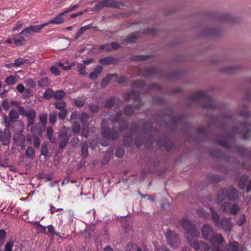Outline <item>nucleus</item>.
<instances>
[{
	"mask_svg": "<svg viewBox=\"0 0 251 251\" xmlns=\"http://www.w3.org/2000/svg\"><path fill=\"white\" fill-rule=\"evenodd\" d=\"M226 251H244V247L236 241L229 242L226 247Z\"/></svg>",
	"mask_w": 251,
	"mask_h": 251,
	"instance_id": "8",
	"label": "nucleus"
},
{
	"mask_svg": "<svg viewBox=\"0 0 251 251\" xmlns=\"http://www.w3.org/2000/svg\"><path fill=\"white\" fill-rule=\"evenodd\" d=\"M78 7V6L77 5H76L72 6L69 7L65 11H64V12H65L66 14L67 13L70 12H71L72 11L75 10L76 8H77Z\"/></svg>",
	"mask_w": 251,
	"mask_h": 251,
	"instance_id": "57",
	"label": "nucleus"
},
{
	"mask_svg": "<svg viewBox=\"0 0 251 251\" xmlns=\"http://www.w3.org/2000/svg\"><path fill=\"white\" fill-rule=\"evenodd\" d=\"M30 131L34 137L40 135L42 132V128L38 126H32L30 128Z\"/></svg>",
	"mask_w": 251,
	"mask_h": 251,
	"instance_id": "19",
	"label": "nucleus"
},
{
	"mask_svg": "<svg viewBox=\"0 0 251 251\" xmlns=\"http://www.w3.org/2000/svg\"><path fill=\"white\" fill-rule=\"evenodd\" d=\"M32 32L31 31L30 27H27L21 31V33H23L25 37H27L30 36Z\"/></svg>",
	"mask_w": 251,
	"mask_h": 251,
	"instance_id": "41",
	"label": "nucleus"
},
{
	"mask_svg": "<svg viewBox=\"0 0 251 251\" xmlns=\"http://www.w3.org/2000/svg\"><path fill=\"white\" fill-rule=\"evenodd\" d=\"M14 140L18 146L23 148L25 147V136L22 132L15 133L14 136Z\"/></svg>",
	"mask_w": 251,
	"mask_h": 251,
	"instance_id": "11",
	"label": "nucleus"
},
{
	"mask_svg": "<svg viewBox=\"0 0 251 251\" xmlns=\"http://www.w3.org/2000/svg\"><path fill=\"white\" fill-rule=\"evenodd\" d=\"M81 153L84 157H86L88 155V148L87 144H83L81 148Z\"/></svg>",
	"mask_w": 251,
	"mask_h": 251,
	"instance_id": "39",
	"label": "nucleus"
},
{
	"mask_svg": "<svg viewBox=\"0 0 251 251\" xmlns=\"http://www.w3.org/2000/svg\"><path fill=\"white\" fill-rule=\"evenodd\" d=\"M50 84V80L47 77H44L42 78L38 82V86L42 88H45L48 86Z\"/></svg>",
	"mask_w": 251,
	"mask_h": 251,
	"instance_id": "22",
	"label": "nucleus"
},
{
	"mask_svg": "<svg viewBox=\"0 0 251 251\" xmlns=\"http://www.w3.org/2000/svg\"><path fill=\"white\" fill-rule=\"evenodd\" d=\"M25 83L26 85L31 88H34L36 86L35 82L32 79H27L25 80Z\"/></svg>",
	"mask_w": 251,
	"mask_h": 251,
	"instance_id": "40",
	"label": "nucleus"
},
{
	"mask_svg": "<svg viewBox=\"0 0 251 251\" xmlns=\"http://www.w3.org/2000/svg\"><path fill=\"white\" fill-rule=\"evenodd\" d=\"M201 231L203 238L209 240L213 235L212 227L209 225H205L203 226Z\"/></svg>",
	"mask_w": 251,
	"mask_h": 251,
	"instance_id": "12",
	"label": "nucleus"
},
{
	"mask_svg": "<svg viewBox=\"0 0 251 251\" xmlns=\"http://www.w3.org/2000/svg\"><path fill=\"white\" fill-rule=\"evenodd\" d=\"M24 123L21 121H18L14 126L13 130L15 133L23 132L24 129Z\"/></svg>",
	"mask_w": 251,
	"mask_h": 251,
	"instance_id": "16",
	"label": "nucleus"
},
{
	"mask_svg": "<svg viewBox=\"0 0 251 251\" xmlns=\"http://www.w3.org/2000/svg\"><path fill=\"white\" fill-rule=\"evenodd\" d=\"M25 36L21 32L17 35H15L13 40L15 45L17 46H21L25 41Z\"/></svg>",
	"mask_w": 251,
	"mask_h": 251,
	"instance_id": "15",
	"label": "nucleus"
},
{
	"mask_svg": "<svg viewBox=\"0 0 251 251\" xmlns=\"http://www.w3.org/2000/svg\"><path fill=\"white\" fill-rule=\"evenodd\" d=\"M221 209L222 210L226 212L229 210L231 214H235L239 210V207L238 205L236 204H233L231 205L228 203H226L222 205Z\"/></svg>",
	"mask_w": 251,
	"mask_h": 251,
	"instance_id": "10",
	"label": "nucleus"
},
{
	"mask_svg": "<svg viewBox=\"0 0 251 251\" xmlns=\"http://www.w3.org/2000/svg\"><path fill=\"white\" fill-rule=\"evenodd\" d=\"M48 149L47 146L43 145L41 148V153L42 155L46 156L48 154Z\"/></svg>",
	"mask_w": 251,
	"mask_h": 251,
	"instance_id": "53",
	"label": "nucleus"
},
{
	"mask_svg": "<svg viewBox=\"0 0 251 251\" xmlns=\"http://www.w3.org/2000/svg\"><path fill=\"white\" fill-rule=\"evenodd\" d=\"M40 142L39 139L37 137H35L34 140V145L36 148H39L40 146Z\"/></svg>",
	"mask_w": 251,
	"mask_h": 251,
	"instance_id": "59",
	"label": "nucleus"
},
{
	"mask_svg": "<svg viewBox=\"0 0 251 251\" xmlns=\"http://www.w3.org/2000/svg\"><path fill=\"white\" fill-rule=\"evenodd\" d=\"M104 122L102 123V138L100 140V144L104 146H108L110 143V139L112 140L116 139L117 137V133L115 130H110L109 128H104Z\"/></svg>",
	"mask_w": 251,
	"mask_h": 251,
	"instance_id": "2",
	"label": "nucleus"
},
{
	"mask_svg": "<svg viewBox=\"0 0 251 251\" xmlns=\"http://www.w3.org/2000/svg\"><path fill=\"white\" fill-rule=\"evenodd\" d=\"M28 60L25 58H20L15 60V62L12 64V65L15 67H18L22 65L27 64Z\"/></svg>",
	"mask_w": 251,
	"mask_h": 251,
	"instance_id": "20",
	"label": "nucleus"
},
{
	"mask_svg": "<svg viewBox=\"0 0 251 251\" xmlns=\"http://www.w3.org/2000/svg\"><path fill=\"white\" fill-rule=\"evenodd\" d=\"M222 228L226 231H230L233 225L229 219H224L222 220L220 224Z\"/></svg>",
	"mask_w": 251,
	"mask_h": 251,
	"instance_id": "14",
	"label": "nucleus"
},
{
	"mask_svg": "<svg viewBox=\"0 0 251 251\" xmlns=\"http://www.w3.org/2000/svg\"><path fill=\"white\" fill-rule=\"evenodd\" d=\"M237 190L234 188H231L229 190H222L217 197L218 203L221 202L225 198L229 200L235 199L237 197Z\"/></svg>",
	"mask_w": 251,
	"mask_h": 251,
	"instance_id": "5",
	"label": "nucleus"
},
{
	"mask_svg": "<svg viewBox=\"0 0 251 251\" xmlns=\"http://www.w3.org/2000/svg\"><path fill=\"white\" fill-rule=\"evenodd\" d=\"M112 75H108L106 77L104 78L101 82V86L103 88L105 87L110 81Z\"/></svg>",
	"mask_w": 251,
	"mask_h": 251,
	"instance_id": "33",
	"label": "nucleus"
},
{
	"mask_svg": "<svg viewBox=\"0 0 251 251\" xmlns=\"http://www.w3.org/2000/svg\"><path fill=\"white\" fill-rule=\"evenodd\" d=\"M116 155L118 157H122L124 155V151L122 149H119L116 151Z\"/></svg>",
	"mask_w": 251,
	"mask_h": 251,
	"instance_id": "58",
	"label": "nucleus"
},
{
	"mask_svg": "<svg viewBox=\"0 0 251 251\" xmlns=\"http://www.w3.org/2000/svg\"><path fill=\"white\" fill-rule=\"evenodd\" d=\"M10 137V136L8 131L6 133L0 130V141L2 142L3 145H6L8 143Z\"/></svg>",
	"mask_w": 251,
	"mask_h": 251,
	"instance_id": "17",
	"label": "nucleus"
},
{
	"mask_svg": "<svg viewBox=\"0 0 251 251\" xmlns=\"http://www.w3.org/2000/svg\"><path fill=\"white\" fill-rule=\"evenodd\" d=\"M67 111L66 109L60 110V111L58 113V116L59 118L62 120H64L65 119V117L67 116Z\"/></svg>",
	"mask_w": 251,
	"mask_h": 251,
	"instance_id": "44",
	"label": "nucleus"
},
{
	"mask_svg": "<svg viewBox=\"0 0 251 251\" xmlns=\"http://www.w3.org/2000/svg\"><path fill=\"white\" fill-rule=\"evenodd\" d=\"M57 116L55 114H51L50 115V122L51 123H55L56 121Z\"/></svg>",
	"mask_w": 251,
	"mask_h": 251,
	"instance_id": "54",
	"label": "nucleus"
},
{
	"mask_svg": "<svg viewBox=\"0 0 251 251\" xmlns=\"http://www.w3.org/2000/svg\"><path fill=\"white\" fill-rule=\"evenodd\" d=\"M125 112L126 115H130L133 113L134 110L131 106H127L125 107Z\"/></svg>",
	"mask_w": 251,
	"mask_h": 251,
	"instance_id": "46",
	"label": "nucleus"
},
{
	"mask_svg": "<svg viewBox=\"0 0 251 251\" xmlns=\"http://www.w3.org/2000/svg\"><path fill=\"white\" fill-rule=\"evenodd\" d=\"M72 129L75 134H78L80 130V125L76 121H73Z\"/></svg>",
	"mask_w": 251,
	"mask_h": 251,
	"instance_id": "23",
	"label": "nucleus"
},
{
	"mask_svg": "<svg viewBox=\"0 0 251 251\" xmlns=\"http://www.w3.org/2000/svg\"><path fill=\"white\" fill-rule=\"evenodd\" d=\"M92 25H85L84 26L81 27L79 30V31L80 32V34H83L85 31H86L87 30L90 29L92 28Z\"/></svg>",
	"mask_w": 251,
	"mask_h": 251,
	"instance_id": "47",
	"label": "nucleus"
},
{
	"mask_svg": "<svg viewBox=\"0 0 251 251\" xmlns=\"http://www.w3.org/2000/svg\"><path fill=\"white\" fill-rule=\"evenodd\" d=\"M66 14L65 12H63L61 14H59L58 16H57L56 17L53 18V19L50 20L46 24H48V25L49 24H60L63 23L64 21V16Z\"/></svg>",
	"mask_w": 251,
	"mask_h": 251,
	"instance_id": "13",
	"label": "nucleus"
},
{
	"mask_svg": "<svg viewBox=\"0 0 251 251\" xmlns=\"http://www.w3.org/2000/svg\"><path fill=\"white\" fill-rule=\"evenodd\" d=\"M212 216L214 222L216 226H219V216L214 211H212Z\"/></svg>",
	"mask_w": 251,
	"mask_h": 251,
	"instance_id": "37",
	"label": "nucleus"
},
{
	"mask_svg": "<svg viewBox=\"0 0 251 251\" xmlns=\"http://www.w3.org/2000/svg\"><path fill=\"white\" fill-rule=\"evenodd\" d=\"M166 237L168 244L173 248H176L179 245V241L175 233L170 230L166 233Z\"/></svg>",
	"mask_w": 251,
	"mask_h": 251,
	"instance_id": "6",
	"label": "nucleus"
},
{
	"mask_svg": "<svg viewBox=\"0 0 251 251\" xmlns=\"http://www.w3.org/2000/svg\"><path fill=\"white\" fill-rule=\"evenodd\" d=\"M114 104V100L113 99H109L107 100L105 104V106L107 107H110L112 106Z\"/></svg>",
	"mask_w": 251,
	"mask_h": 251,
	"instance_id": "56",
	"label": "nucleus"
},
{
	"mask_svg": "<svg viewBox=\"0 0 251 251\" xmlns=\"http://www.w3.org/2000/svg\"><path fill=\"white\" fill-rule=\"evenodd\" d=\"M65 95V93L62 90H58L55 92L53 95L54 97L56 99H61Z\"/></svg>",
	"mask_w": 251,
	"mask_h": 251,
	"instance_id": "30",
	"label": "nucleus"
},
{
	"mask_svg": "<svg viewBox=\"0 0 251 251\" xmlns=\"http://www.w3.org/2000/svg\"><path fill=\"white\" fill-rule=\"evenodd\" d=\"M13 246V243L11 241L7 242L4 246V251H11Z\"/></svg>",
	"mask_w": 251,
	"mask_h": 251,
	"instance_id": "42",
	"label": "nucleus"
},
{
	"mask_svg": "<svg viewBox=\"0 0 251 251\" xmlns=\"http://www.w3.org/2000/svg\"><path fill=\"white\" fill-rule=\"evenodd\" d=\"M18 111L21 115L27 118V128L33 125L36 117V112L34 109H31L26 111L24 107L19 106Z\"/></svg>",
	"mask_w": 251,
	"mask_h": 251,
	"instance_id": "4",
	"label": "nucleus"
},
{
	"mask_svg": "<svg viewBox=\"0 0 251 251\" xmlns=\"http://www.w3.org/2000/svg\"><path fill=\"white\" fill-rule=\"evenodd\" d=\"M79 118V114L77 112H74L71 114V119L72 121H75V120L78 119Z\"/></svg>",
	"mask_w": 251,
	"mask_h": 251,
	"instance_id": "51",
	"label": "nucleus"
},
{
	"mask_svg": "<svg viewBox=\"0 0 251 251\" xmlns=\"http://www.w3.org/2000/svg\"><path fill=\"white\" fill-rule=\"evenodd\" d=\"M66 106V103L63 101L58 102L55 104L56 108L60 110L65 109Z\"/></svg>",
	"mask_w": 251,
	"mask_h": 251,
	"instance_id": "35",
	"label": "nucleus"
},
{
	"mask_svg": "<svg viewBox=\"0 0 251 251\" xmlns=\"http://www.w3.org/2000/svg\"><path fill=\"white\" fill-rule=\"evenodd\" d=\"M48 25V24H44L42 25H31L30 26V28L31 29V31L32 32H36V33H39L40 32L41 29H42L44 26Z\"/></svg>",
	"mask_w": 251,
	"mask_h": 251,
	"instance_id": "21",
	"label": "nucleus"
},
{
	"mask_svg": "<svg viewBox=\"0 0 251 251\" xmlns=\"http://www.w3.org/2000/svg\"><path fill=\"white\" fill-rule=\"evenodd\" d=\"M77 69L79 73L82 75H85L86 74V66L83 64L79 63L77 65Z\"/></svg>",
	"mask_w": 251,
	"mask_h": 251,
	"instance_id": "26",
	"label": "nucleus"
},
{
	"mask_svg": "<svg viewBox=\"0 0 251 251\" xmlns=\"http://www.w3.org/2000/svg\"><path fill=\"white\" fill-rule=\"evenodd\" d=\"M6 235L5 231L3 229L0 230V241L3 242Z\"/></svg>",
	"mask_w": 251,
	"mask_h": 251,
	"instance_id": "55",
	"label": "nucleus"
},
{
	"mask_svg": "<svg viewBox=\"0 0 251 251\" xmlns=\"http://www.w3.org/2000/svg\"><path fill=\"white\" fill-rule=\"evenodd\" d=\"M126 81V77L124 76H122L120 77L118 79V83L119 84H122Z\"/></svg>",
	"mask_w": 251,
	"mask_h": 251,
	"instance_id": "62",
	"label": "nucleus"
},
{
	"mask_svg": "<svg viewBox=\"0 0 251 251\" xmlns=\"http://www.w3.org/2000/svg\"><path fill=\"white\" fill-rule=\"evenodd\" d=\"M17 81L16 77L15 75H10L5 79V83L7 85H11L14 84Z\"/></svg>",
	"mask_w": 251,
	"mask_h": 251,
	"instance_id": "24",
	"label": "nucleus"
},
{
	"mask_svg": "<svg viewBox=\"0 0 251 251\" xmlns=\"http://www.w3.org/2000/svg\"><path fill=\"white\" fill-rule=\"evenodd\" d=\"M17 91L20 93H22L25 91V86L22 84H19L17 86Z\"/></svg>",
	"mask_w": 251,
	"mask_h": 251,
	"instance_id": "52",
	"label": "nucleus"
},
{
	"mask_svg": "<svg viewBox=\"0 0 251 251\" xmlns=\"http://www.w3.org/2000/svg\"><path fill=\"white\" fill-rule=\"evenodd\" d=\"M23 25V22L21 20L18 21L15 25L13 26L12 30L13 31H16L20 29L22 27Z\"/></svg>",
	"mask_w": 251,
	"mask_h": 251,
	"instance_id": "43",
	"label": "nucleus"
},
{
	"mask_svg": "<svg viewBox=\"0 0 251 251\" xmlns=\"http://www.w3.org/2000/svg\"><path fill=\"white\" fill-rule=\"evenodd\" d=\"M88 119V115L85 113H83L81 116V121L83 125L87 124L86 123V122Z\"/></svg>",
	"mask_w": 251,
	"mask_h": 251,
	"instance_id": "48",
	"label": "nucleus"
},
{
	"mask_svg": "<svg viewBox=\"0 0 251 251\" xmlns=\"http://www.w3.org/2000/svg\"><path fill=\"white\" fill-rule=\"evenodd\" d=\"M58 65L59 66L63 68V69L65 70H70L71 69L70 66H64L63 64L62 63H58Z\"/></svg>",
	"mask_w": 251,
	"mask_h": 251,
	"instance_id": "63",
	"label": "nucleus"
},
{
	"mask_svg": "<svg viewBox=\"0 0 251 251\" xmlns=\"http://www.w3.org/2000/svg\"><path fill=\"white\" fill-rule=\"evenodd\" d=\"M180 224L187 232V239L192 248L196 251H208L210 246L202 241L196 242V238L200 235L199 232L190 222L186 218H183Z\"/></svg>",
	"mask_w": 251,
	"mask_h": 251,
	"instance_id": "1",
	"label": "nucleus"
},
{
	"mask_svg": "<svg viewBox=\"0 0 251 251\" xmlns=\"http://www.w3.org/2000/svg\"><path fill=\"white\" fill-rule=\"evenodd\" d=\"M88 125L83 124L82 127V130L81 132L82 135L84 137H87L88 135Z\"/></svg>",
	"mask_w": 251,
	"mask_h": 251,
	"instance_id": "34",
	"label": "nucleus"
},
{
	"mask_svg": "<svg viewBox=\"0 0 251 251\" xmlns=\"http://www.w3.org/2000/svg\"><path fill=\"white\" fill-rule=\"evenodd\" d=\"M25 154L28 157L33 158L35 155V151L32 147H28L26 150Z\"/></svg>",
	"mask_w": 251,
	"mask_h": 251,
	"instance_id": "27",
	"label": "nucleus"
},
{
	"mask_svg": "<svg viewBox=\"0 0 251 251\" xmlns=\"http://www.w3.org/2000/svg\"><path fill=\"white\" fill-rule=\"evenodd\" d=\"M137 38L136 34H132L127 37L126 41L127 42H134Z\"/></svg>",
	"mask_w": 251,
	"mask_h": 251,
	"instance_id": "38",
	"label": "nucleus"
},
{
	"mask_svg": "<svg viewBox=\"0 0 251 251\" xmlns=\"http://www.w3.org/2000/svg\"><path fill=\"white\" fill-rule=\"evenodd\" d=\"M9 117L10 121H14L19 118V113L16 110L12 109L9 113Z\"/></svg>",
	"mask_w": 251,
	"mask_h": 251,
	"instance_id": "25",
	"label": "nucleus"
},
{
	"mask_svg": "<svg viewBox=\"0 0 251 251\" xmlns=\"http://www.w3.org/2000/svg\"><path fill=\"white\" fill-rule=\"evenodd\" d=\"M101 71L102 67L100 66H99L92 72L90 73V78L93 80L97 79L98 76L101 73Z\"/></svg>",
	"mask_w": 251,
	"mask_h": 251,
	"instance_id": "18",
	"label": "nucleus"
},
{
	"mask_svg": "<svg viewBox=\"0 0 251 251\" xmlns=\"http://www.w3.org/2000/svg\"><path fill=\"white\" fill-rule=\"evenodd\" d=\"M50 71L53 74L56 75H59L60 74V72L58 68H57V67L54 66H53L51 67Z\"/></svg>",
	"mask_w": 251,
	"mask_h": 251,
	"instance_id": "50",
	"label": "nucleus"
},
{
	"mask_svg": "<svg viewBox=\"0 0 251 251\" xmlns=\"http://www.w3.org/2000/svg\"><path fill=\"white\" fill-rule=\"evenodd\" d=\"M111 62L112 58L110 57H105L100 60V62L103 65H106L111 63Z\"/></svg>",
	"mask_w": 251,
	"mask_h": 251,
	"instance_id": "45",
	"label": "nucleus"
},
{
	"mask_svg": "<svg viewBox=\"0 0 251 251\" xmlns=\"http://www.w3.org/2000/svg\"><path fill=\"white\" fill-rule=\"evenodd\" d=\"M134 96H135V93L134 92L129 93L128 94L127 98H126V100H128L130 99H132L133 100H134L135 99V98Z\"/></svg>",
	"mask_w": 251,
	"mask_h": 251,
	"instance_id": "60",
	"label": "nucleus"
},
{
	"mask_svg": "<svg viewBox=\"0 0 251 251\" xmlns=\"http://www.w3.org/2000/svg\"><path fill=\"white\" fill-rule=\"evenodd\" d=\"M48 115L46 113H42L39 115V119L41 123L45 126L47 122Z\"/></svg>",
	"mask_w": 251,
	"mask_h": 251,
	"instance_id": "29",
	"label": "nucleus"
},
{
	"mask_svg": "<svg viewBox=\"0 0 251 251\" xmlns=\"http://www.w3.org/2000/svg\"><path fill=\"white\" fill-rule=\"evenodd\" d=\"M224 241V238L222 235L219 234H213L212 236L209 239V241L212 245L215 251H224L223 250H221L219 248H216L215 246L217 244H221Z\"/></svg>",
	"mask_w": 251,
	"mask_h": 251,
	"instance_id": "7",
	"label": "nucleus"
},
{
	"mask_svg": "<svg viewBox=\"0 0 251 251\" xmlns=\"http://www.w3.org/2000/svg\"><path fill=\"white\" fill-rule=\"evenodd\" d=\"M123 5V4L121 2L120 0H104L97 3L95 6L92 8V11H97L105 7L120 8L121 6Z\"/></svg>",
	"mask_w": 251,
	"mask_h": 251,
	"instance_id": "3",
	"label": "nucleus"
},
{
	"mask_svg": "<svg viewBox=\"0 0 251 251\" xmlns=\"http://www.w3.org/2000/svg\"><path fill=\"white\" fill-rule=\"evenodd\" d=\"M2 106L5 110H8L9 108V104L6 101H3L2 103Z\"/></svg>",
	"mask_w": 251,
	"mask_h": 251,
	"instance_id": "61",
	"label": "nucleus"
},
{
	"mask_svg": "<svg viewBox=\"0 0 251 251\" xmlns=\"http://www.w3.org/2000/svg\"><path fill=\"white\" fill-rule=\"evenodd\" d=\"M246 222V218L244 215H240L239 219L237 221V224L239 226H241L244 225Z\"/></svg>",
	"mask_w": 251,
	"mask_h": 251,
	"instance_id": "36",
	"label": "nucleus"
},
{
	"mask_svg": "<svg viewBox=\"0 0 251 251\" xmlns=\"http://www.w3.org/2000/svg\"><path fill=\"white\" fill-rule=\"evenodd\" d=\"M53 95V90L51 89H48L44 93V97L47 99H49L51 98Z\"/></svg>",
	"mask_w": 251,
	"mask_h": 251,
	"instance_id": "31",
	"label": "nucleus"
},
{
	"mask_svg": "<svg viewBox=\"0 0 251 251\" xmlns=\"http://www.w3.org/2000/svg\"><path fill=\"white\" fill-rule=\"evenodd\" d=\"M248 178L247 176H243L240 178L239 186L241 189L244 188L245 182L247 181Z\"/></svg>",
	"mask_w": 251,
	"mask_h": 251,
	"instance_id": "28",
	"label": "nucleus"
},
{
	"mask_svg": "<svg viewBox=\"0 0 251 251\" xmlns=\"http://www.w3.org/2000/svg\"><path fill=\"white\" fill-rule=\"evenodd\" d=\"M68 128L63 127L62 131L60 132L59 138L60 139L59 146L61 148H64L66 147L68 141V138L67 137Z\"/></svg>",
	"mask_w": 251,
	"mask_h": 251,
	"instance_id": "9",
	"label": "nucleus"
},
{
	"mask_svg": "<svg viewBox=\"0 0 251 251\" xmlns=\"http://www.w3.org/2000/svg\"><path fill=\"white\" fill-rule=\"evenodd\" d=\"M47 132L48 137L50 140V142H51L52 143H54V140L52 138L53 134L52 128L51 126L48 127Z\"/></svg>",
	"mask_w": 251,
	"mask_h": 251,
	"instance_id": "32",
	"label": "nucleus"
},
{
	"mask_svg": "<svg viewBox=\"0 0 251 251\" xmlns=\"http://www.w3.org/2000/svg\"><path fill=\"white\" fill-rule=\"evenodd\" d=\"M47 228L49 232L52 233L54 232V228L53 226H49Z\"/></svg>",
	"mask_w": 251,
	"mask_h": 251,
	"instance_id": "64",
	"label": "nucleus"
},
{
	"mask_svg": "<svg viewBox=\"0 0 251 251\" xmlns=\"http://www.w3.org/2000/svg\"><path fill=\"white\" fill-rule=\"evenodd\" d=\"M75 105L78 107H82L84 104V100L80 99H75Z\"/></svg>",
	"mask_w": 251,
	"mask_h": 251,
	"instance_id": "49",
	"label": "nucleus"
}]
</instances>
